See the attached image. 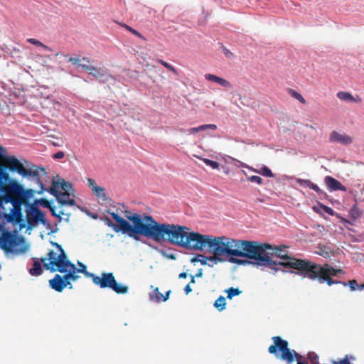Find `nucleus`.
<instances>
[{
  "mask_svg": "<svg viewBox=\"0 0 364 364\" xmlns=\"http://www.w3.org/2000/svg\"><path fill=\"white\" fill-rule=\"evenodd\" d=\"M121 205L124 208V217L132 222L129 237L141 242L147 240L156 242H165L167 223H159L146 213H132L124 203Z\"/></svg>",
  "mask_w": 364,
  "mask_h": 364,
  "instance_id": "1",
  "label": "nucleus"
},
{
  "mask_svg": "<svg viewBox=\"0 0 364 364\" xmlns=\"http://www.w3.org/2000/svg\"><path fill=\"white\" fill-rule=\"evenodd\" d=\"M233 243V255L241 256L253 261V265L256 267H269L270 273L274 274L278 269L275 260L267 255V251L272 249V245L269 243L260 244L257 241H249L232 239Z\"/></svg>",
  "mask_w": 364,
  "mask_h": 364,
  "instance_id": "2",
  "label": "nucleus"
},
{
  "mask_svg": "<svg viewBox=\"0 0 364 364\" xmlns=\"http://www.w3.org/2000/svg\"><path fill=\"white\" fill-rule=\"evenodd\" d=\"M272 340L273 344L269 347L268 352L277 359L285 362L286 364H292L294 361H296V364H309L303 355L289 348V343L287 340L279 336H273Z\"/></svg>",
  "mask_w": 364,
  "mask_h": 364,
  "instance_id": "3",
  "label": "nucleus"
},
{
  "mask_svg": "<svg viewBox=\"0 0 364 364\" xmlns=\"http://www.w3.org/2000/svg\"><path fill=\"white\" fill-rule=\"evenodd\" d=\"M291 267L296 268L299 275L311 280H318L320 284L326 282L328 286L341 284L343 281L335 280L331 277H325L323 274L325 271L321 265H318L310 261H295L290 263Z\"/></svg>",
  "mask_w": 364,
  "mask_h": 364,
  "instance_id": "4",
  "label": "nucleus"
},
{
  "mask_svg": "<svg viewBox=\"0 0 364 364\" xmlns=\"http://www.w3.org/2000/svg\"><path fill=\"white\" fill-rule=\"evenodd\" d=\"M105 212L112 217L113 220L106 215L101 217L100 220L103 221L105 225L112 228L115 232H121L122 235L129 236L132 222L119 214V213H123L125 215L124 210L117 208L116 212H114L111 209H107Z\"/></svg>",
  "mask_w": 364,
  "mask_h": 364,
  "instance_id": "5",
  "label": "nucleus"
},
{
  "mask_svg": "<svg viewBox=\"0 0 364 364\" xmlns=\"http://www.w3.org/2000/svg\"><path fill=\"white\" fill-rule=\"evenodd\" d=\"M233 243L232 239L225 236L213 237L209 235L206 251L215 255V257L233 255Z\"/></svg>",
  "mask_w": 364,
  "mask_h": 364,
  "instance_id": "6",
  "label": "nucleus"
},
{
  "mask_svg": "<svg viewBox=\"0 0 364 364\" xmlns=\"http://www.w3.org/2000/svg\"><path fill=\"white\" fill-rule=\"evenodd\" d=\"M190 231L191 229L186 226L168 223L165 242L184 249Z\"/></svg>",
  "mask_w": 364,
  "mask_h": 364,
  "instance_id": "7",
  "label": "nucleus"
},
{
  "mask_svg": "<svg viewBox=\"0 0 364 364\" xmlns=\"http://www.w3.org/2000/svg\"><path fill=\"white\" fill-rule=\"evenodd\" d=\"M58 254L57 255L54 250H49L46 257V259L49 260V262L44 263L45 269L49 270L50 272H55V271L64 272L67 267L74 264L68 259V257L63 247L62 250H58Z\"/></svg>",
  "mask_w": 364,
  "mask_h": 364,
  "instance_id": "8",
  "label": "nucleus"
},
{
  "mask_svg": "<svg viewBox=\"0 0 364 364\" xmlns=\"http://www.w3.org/2000/svg\"><path fill=\"white\" fill-rule=\"evenodd\" d=\"M285 247H286L285 246H283L282 247H274L272 246V250H274L275 251L274 253L272 255L276 256L277 257H279L281 259H282V261H279V262L275 261V263L278 264H277V268L278 269L277 270V272L279 271H281L284 273H291V274H295L299 275V273L297 272V269H296V268L293 267V266L291 267V265H290V263L294 262L295 261H308V260L297 259V258H295V257L288 255L287 253H284V249Z\"/></svg>",
  "mask_w": 364,
  "mask_h": 364,
  "instance_id": "9",
  "label": "nucleus"
},
{
  "mask_svg": "<svg viewBox=\"0 0 364 364\" xmlns=\"http://www.w3.org/2000/svg\"><path fill=\"white\" fill-rule=\"evenodd\" d=\"M10 166L9 170L11 173H17L23 178H28L32 181H35L36 177L38 176L39 171L46 173V168L42 166H35L34 165L29 168H26L24 164L16 158V161L9 162Z\"/></svg>",
  "mask_w": 364,
  "mask_h": 364,
  "instance_id": "10",
  "label": "nucleus"
},
{
  "mask_svg": "<svg viewBox=\"0 0 364 364\" xmlns=\"http://www.w3.org/2000/svg\"><path fill=\"white\" fill-rule=\"evenodd\" d=\"M26 212L28 229H31L38 224L49 226V222L46 218V213L38 205L29 203L26 207Z\"/></svg>",
  "mask_w": 364,
  "mask_h": 364,
  "instance_id": "11",
  "label": "nucleus"
},
{
  "mask_svg": "<svg viewBox=\"0 0 364 364\" xmlns=\"http://www.w3.org/2000/svg\"><path fill=\"white\" fill-rule=\"evenodd\" d=\"M208 238L209 235H203L191 230L184 249L203 252L207 249Z\"/></svg>",
  "mask_w": 364,
  "mask_h": 364,
  "instance_id": "12",
  "label": "nucleus"
},
{
  "mask_svg": "<svg viewBox=\"0 0 364 364\" xmlns=\"http://www.w3.org/2000/svg\"><path fill=\"white\" fill-rule=\"evenodd\" d=\"M14 235L11 231H7L2 235L1 242L4 245H11L13 243L14 249L12 252L16 254L26 252L28 247L26 245V239L22 235H18L16 241H14Z\"/></svg>",
  "mask_w": 364,
  "mask_h": 364,
  "instance_id": "13",
  "label": "nucleus"
},
{
  "mask_svg": "<svg viewBox=\"0 0 364 364\" xmlns=\"http://www.w3.org/2000/svg\"><path fill=\"white\" fill-rule=\"evenodd\" d=\"M39 186L40 189L37 191L36 193L38 194H42L44 192H48L50 195L55 197L56 200L58 201V198L61 197H65L69 196V193H64L62 192H60L58 191V188H60L58 186V183L55 179L53 178L52 180V186L49 188H46L43 182L42 181L40 174H38V176L36 177V178L34 181Z\"/></svg>",
  "mask_w": 364,
  "mask_h": 364,
  "instance_id": "14",
  "label": "nucleus"
},
{
  "mask_svg": "<svg viewBox=\"0 0 364 364\" xmlns=\"http://www.w3.org/2000/svg\"><path fill=\"white\" fill-rule=\"evenodd\" d=\"M114 279V276L112 272L102 273L101 277L97 276V278H95L96 282L95 284L99 286L101 289H111Z\"/></svg>",
  "mask_w": 364,
  "mask_h": 364,
  "instance_id": "15",
  "label": "nucleus"
},
{
  "mask_svg": "<svg viewBox=\"0 0 364 364\" xmlns=\"http://www.w3.org/2000/svg\"><path fill=\"white\" fill-rule=\"evenodd\" d=\"M324 183L331 192L337 191H347V188L333 176H326L324 178Z\"/></svg>",
  "mask_w": 364,
  "mask_h": 364,
  "instance_id": "16",
  "label": "nucleus"
},
{
  "mask_svg": "<svg viewBox=\"0 0 364 364\" xmlns=\"http://www.w3.org/2000/svg\"><path fill=\"white\" fill-rule=\"evenodd\" d=\"M328 141L331 143H339L348 146L353 142V138L348 135L341 134L336 131H333L329 135Z\"/></svg>",
  "mask_w": 364,
  "mask_h": 364,
  "instance_id": "17",
  "label": "nucleus"
},
{
  "mask_svg": "<svg viewBox=\"0 0 364 364\" xmlns=\"http://www.w3.org/2000/svg\"><path fill=\"white\" fill-rule=\"evenodd\" d=\"M90 75L95 77L102 83H105L113 78V77L108 73L107 69L102 68L93 67L91 72H90Z\"/></svg>",
  "mask_w": 364,
  "mask_h": 364,
  "instance_id": "18",
  "label": "nucleus"
},
{
  "mask_svg": "<svg viewBox=\"0 0 364 364\" xmlns=\"http://www.w3.org/2000/svg\"><path fill=\"white\" fill-rule=\"evenodd\" d=\"M142 243L148 245L151 249L156 250L166 259H170L173 260H175L176 259V255L173 252H171L172 249L171 247H167L166 249L160 248L159 247L153 245L148 240H144L142 241Z\"/></svg>",
  "mask_w": 364,
  "mask_h": 364,
  "instance_id": "19",
  "label": "nucleus"
},
{
  "mask_svg": "<svg viewBox=\"0 0 364 364\" xmlns=\"http://www.w3.org/2000/svg\"><path fill=\"white\" fill-rule=\"evenodd\" d=\"M32 259L33 261V264L28 270L29 274L31 276H40L43 273L42 264L44 267V263H46V261L48 260V259H46V257L42 259L33 257Z\"/></svg>",
  "mask_w": 364,
  "mask_h": 364,
  "instance_id": "20",
  "label": "nucleus"
},
{
  "mask_svg": "<svg viewBox=\"0 0 364 364\" xmlns=\"http://www.w3.org/2000/svg\"><path fill=\"white\" fill-rule=\"evenodd\" d=\"M6 183L8 184V191L11 194L19 197L21 192L23 191V185H21L18 181L11 178Z\"/></svg>",
  "mask_w": 364,
  "mask_h": 364,
  "instance_id": "21",
  "label": "nucleus"
},
{
  "mask_svg": "<svg viewBox=\"0 0 364 364\" xmlns=\"http://www.w3.org/2000/svg\"><path fill=\"white\" fill-rule=\"evenodd\" d=\"M63 279V276L56 274L53 279L49 280V287L58 292H62L64 289Z\"/></svg>",
  "mask_w": 364,
  "mask_h": 364,
  "instance_id": "22",
  "label": "nucleus"
},
{
  "mask_svg": "<svg viewBox=\"0 0 364 364\" xmlns=\"http://www.w3.org/2000/svg\"><path fill=\"white\" fill-rule=\"evenodd\" d=\"M204 77H205V80H207L208 81L215 82L218 83V85H221L222 87H231V84L229 81H228L227 80H225L224 78L218 77L215 75L207 73L204 75Z\"/></svg>",
  "mask_w": 364,
  "mask_h": 364,
  "instance_id": "23",
  "label": "nucleus"
},
{
  "mask_svg": "<svg viewBox=\"0 0 364 364\" xmlns=\"http://www.w3.org/2000/svg\"><path fill=\"white\" fill-rule=\"evenodd\" d=\"M76 269L75 264H73L70 266L69 267H67L65 271L60 272V273L64 274L63 277L65 279H68L70 281H76L80 278V276L77 275V272Z\"/></svg>",
  "mask_w": 364,
  "mask_h": 364,
  "instance_id": "24",
  "label": "nucleus"
},
{
  "mask_svg": "<svg viewBox=\"0 0 364 364\" xmlns=\"http://www.w3.org/2000/svg\"><path fill=\"white\" fill-rule=\"evenodd\" d=\"M217 129V126L213 124H202L196 127H192L188 129V133L189 134H195L197 132L205 131L207 129L215 130Z\"/></svg>",
  "mask_w": 364,
  "mask_h": 364,
  "instance_id": "25",
  "label": "nucleus"
},
{
  "mask_svg": "<svg viewBox=\"0 0 364 364\" xmlns=\"http://www.w3.org/2000/svg\"><path fill=\"white\" fill-rule=\"evenodd\" d=\"M8 171H9L8 166L0 164V187L11 178Z\"/></svg>",
  "mask_w": 364,
  "mask_h": 364,
  "instance_id": "26",
  "label": "nucleus"
},
{
  "mask_svg": "<svg viewBox=\"0 0 364 364\" xmlns=\"http://www.w3.org/2000/svg\"><path fill=\"white\" fill-rule=\"evenodd\" d=\"M110 289L116 292L117 294H125L129 291L127 286L118 283L115 279Z\"/></svg>",
  "mask_w": 364,
  "mask_h": 364,
  "instance_id": "27",
  "label": "nucleus"
},
{
  "mask_svg": "<svg viewBox=\"0 0 364 364\" xmlns=\"http://www.w3.org/2000/svg\"><path fill=\"white\" fill-rule=\"evenodd\" d=\"M228 257L230 262L238 265L253 264V261L248 259H240V257H242L241 256L229 255Z\"/></svg>",
  "mask_w": 364,
  "mask_h": 364,
  "instance_id": "28",
  "label": "nucleus"
},
{
  "mask_svg": "<svg viewBox=\"0 0 364 364\" xmlns=\"http://www.w3.org/2000/svg\"><path fill=\"white\" fill-rule=\"evenodd\" d=\"M92 191L98 198H101L103 201L113 202L112 199L105 194L104 188L99 186H95Z\"/></svg>",
  "mask_w": 364,
  "mask_h": 364,
  "instance_id": "29",
  "label": "nucleus"
},
{
  "mask_svg": "<svg viewBox=\"0 0 364 364\" xmlns=\"http://www.w3.org/2000/svg\"><path fill=\"white\" fill-rule=\"evenodd\" d=\"M208 261L214 262V263H218V262H224L225 259L220 257H212V256H205V255H201L199 262L202 265H208Z\"/></svg>",
  "mask_w": 364,
  "mask_h": 364,
  "instance_id": "30",
  "label": "nucleus"
},
{
  "mask_svg": "<svg viewBox=\"0 0 364 364\" xmlns=\"http://www.w3.org/2000/svg\"><path fill=\"white\" fill-rule=\"evenodd\" d=\"M296 181L298 184H299L302 187H308L310 189L314 191L318 189V186L311 182L308 179H302L299 178H296Z\"/></svg>",
  "mask_w": 364,
  "mask_h": 364,
  "instance_id": "31",
  "label": "nucleus"
},
{
  "mask_svg": "<svg viewBox=\"0 0 364 364\" xmlns=\"http://www.w3.org/2000/svg\"><path fill=\"white\" fill-rule=\"evenodd\" d=\"M252 171L255 173H257L263 176L268 178L274 177V174L272 173V170L267 166L263 165L259 170L255 168H252Z\"/></svg>",
  "mask_w": 364,
  "mask_h": 364,
  "instance_id": "32",
  "label": "nucleus"
},
{
  "mask_svg": "<svg viewBox=\"0 0 364 364\" xmlns=\"http://www.w3.org/2000/svg\"><path fill=\"white\" fill-rule=\"evenodd\" d=\"M363 211L358 207L356 204H354L349 210V215L350 218L355 222L357 219L360 218Z\"/></svg>",
  "mask_w": 364,
  "mask_h": 364,
  "instance_id": "33",
  "label": "nucleus"
},
{
  "mask_svg": "<svg viewBox=\"0 0 364 364\" xmlns=\"http://www.w3.org/2000/svg\"><path fill=\"white\" fill-rule=\"evenodd\" d=\"M58 186L61 188L64 191H65V193H68V192L70 191H74L73 188V184L70 182H68L65 181L63 178H60L58 176Z\"/></svg>",
  "mask_w": 364,
  "mask_h": 364,
  "instance_id": "34",
  "label": "nucleus"
},
{
  "mask_svg": "<svg viewBox=\"0 0 364 364\" xmlns=\"http://www.w3.org/2000/svg\"><path fill=\"white\" fill-rule=\"evenodd\" d=\"M33 189H26L23 188V191L21 192V195L19 196V198L21 200H29L31 198H33L35 193H36Z\"/></svg>",
  "mask_w": 364,
  "mask_h": 364,
  "instance_id": "35",
  "label": "nucleus"
},
{
  "mask_svg": "<svg viewBox=\"0 0 364 364\" xmlns=\"http://www.w3.org/2000/svg\"><path fill=\"white\" fill-rule=\"evenodd\" d=\"M213 306L219 311H223L226 307L225 298L223 296H220L214 302Z\"/></svg>",
  "mask_w": 364,
  "mask_h": 364,
  "instance_id": "36",
  "label": "nucleus"
},
{
  "mask_svg": "<svg viewBox=\"0 0 364 364\" xmlns=\"http://www.w3.org/2000/svg\"><path fill=\"white\" fill-rule=\"evenodd\" d=\"M67 197V198H65V197L58 198V203L61 206H74L76 205L74 199L70 198L69 196Z\"/></svg>",
  "mask_w": 364,
  "mask_h": 364,
  "instance_id": "37",
  "label": "nucleus"
},
{
  "mask_svg": "<svg viewBox=\"0 0 364 364\" xmlns=\"http://www.w3.org/2000/svg\"><path fill=\"white\" fill-rule=\"evenodd\" d=\"M0 159L6 160L8 163L14 162L16 160V156L8 155L6 149L2 146H0Z\"/></svg>",
  "mask_w": 364,
  "mask_h": 364,
  "instance_id": "38",
  "label": "nucleus"
},
{
  "mask_svg": "<svg viewBox=\"0 0 364 364\" xmlns=\"http://www.w3.org/2000/svg\"><path fill=\"white\" fill-rule=\"evenodd\" d=\"M225 292L227 293V299L231 300L234 296H239L242 291L239 288L230 287Z\"/></svg>",
  "mask_w": 364,
  "mask_h": 364,
  "instance_id": "39",
  "label": "nucleus"
},
{
  "mask_svg": "<svg viewBox=\"0 0 364 364\" xmlns=\"http://www.w3.org/2000/svg\"><path fill=\"white\" fill-rule=\"evenodd\" d=\"M322 268L323 271L331 273L333 276H338L339 274H345L343 269L333 268L329 264H325Z\"/></svg>",
  "mask_w": 364,
  "mask_h": 364,
  "instance_id": "40",
  "label": "nucleus"
},
{
  "mask_svg": "<svg viewBox=\"0 0 364 364\" xmlns=\"http://www.w3.org/2000/svg\"><path fill=\"white\" fill-rule=\"evenodd\" d=\"M318 207L321 209L322 211L325 212L329 215L340 217V214L335 212L331 208L321 203V202H318Z\"/></svg>",
  "mask_w": 364,
  "mask_h": 364,
  "instance_id": "41",
  "label": "nucleus"
},
{
  "mask_svg": "<svg viewBox=\"0 0 364 364\" xmlns=\"http://www.w3.org/2000/svg\"><path fill=\"white\" fill-rule=\"evenodd\" d=\"M34 205H41L45 208H50L53 205V200H48L44 198L36 199L33 203Z\"/></svg>",
  "mask_w": 364,
  "mask_h": 364,
  "instance_id": "42",
  "label": "nucleus"
},
{
  "mask_svg": "<svg viewBox=\"0 0 364 364\" xmlns=\"http://www.w3.org/2000/svg\"><path fill=\"white\" fill-rule=\"evenodd\" d=\"M337 96L339 99L345 101H355L354 97L349 92H338Z\"/></svg>",
  "mask_w": 364,
  "mask_h": 364,
  "instance_id": "43",
  "label": "nucleus"
},
{
  "mask_svg": "<svg viewBox=\"0 0 364 364\" xmlns=\"http://www.w3.org/2000/svg\"><path fill=\"white\" fill-rule=\"evenodd\" d=\"M341 284L344 287L348 286L352 291L358 290V284L355 279L349 280L348 282L343 281V282H341Z\"/></svg>",
  "mask_w": 364,
  "mask_h": 364,
  "instance_id": "44",
  "label": "nucleus"
},
{
  "mask_svg": "<svg viewBox=\"0 0 364 364\" xmlns=\"http://www.w3.org/2000/svg\"><path fill=\"white\" fill-rule=\"evenodd\" d=\"M27 41L29 43H31L32 45H35L38 47H43L44 48V50H51V49L48 46L44 45L43 43H41L40 41H38L36 38H28Z\"/></svg>",
  "mask_w": 364,
  "mask_h": 364,
  "instance_id": "45",
  "label": "nucleus"
},
{
  "mask_svg": "<svg viewBox=\"0 0 364 364\" xmlns=\"http://www.w3.org/2000/svg\"><path fill=\"white\" fill-rule=\"evenodd\" d=\"M202 160L206 166L211 167L213 169L219 168L220 164L218 161L206 158L203 159Z\"/></svg>",
  "mask_w": 364,
  "mask_h": 364,
  "instance_id": "46",
  "label": "nucleus"
},
{
  "mask_svg": "<svg viewBox=\"0 0 364 364\" xmlns=\"http://www.w3.org/2000/svg\"><path fill=\"white\" fill-rule=\"evenodd\" d=\"M159 297H162V294L159 291V288H156L154 291L149 293V299L158 303Z\"/></svg>",
  "mask_w": 364,
  "mask_h": 364,
  "instance_id": "47",
  "label": "nucleus"
},
{
  "mask_svg": "<svg viewBox=\"0 0 364 364\" xmlns=\"http://www.w3.org/2000/svg\"><path fill=\"white\" fill-rule=\"evenodd\" d=\"M314 191L317 193L320 200H326L328 201H331V199L330 198L329 196L326 192L322 191L319 187L318 191L314 190Z\"/></svg>",
  "mask_w": 364,
  "mask_h": 364,
  "instance_id": "48",
  "label": "nucleus"
},
{
  "mask_svg": "<svg viewBox=\"0 0 364 364\" xmlns=\"http://www.w3.org/2000/svg\"><path fill=\"white\" fill-rule=\"evenodd\" d=\"M289 92H290L291 97H293L294 98L298 100L300 102H301V103H305L306 102L305 99L304 98V97L299 92H298L296 90H290Z\"/></svg>",
  "mask_w": 364,
  "mask_h": 364,
  "instance_id": "49",
  "label": "nucleus"
},
{
  "mask_svg": "<svg viewBox=\"0 0 364 364\" xmlns=\"http://www.w3.org/2000/svg\"><path fill=\"white\" fill-rule=\"evenodd\" d=\"M247 180L252 183H255L258 185H262L263 183V179L258 176H251L247 178Z\"/></svg>",
  "mask_w": 364,
  "mask_h": 364,
  "instance_id": "50",
  "label": "nucleus"
},
{
  "mask_svg": "<svg viewBox=\"0 0 364 364\" xmlns=\"http://www.w3.org/2000/svg\"><path fill=\"white\" fill-rule=\"evenodd\" d=\"M159 63L169 71L173 72L175 74H177L176 69L171 64H170L163 60H159Z\"/></svg>",
  "mask_w": 364,
  "mask_h": 364,
  "instance_id": "51",
  "label": "nucleus"
},
{
  "mask_svg": "<svg viewBox=\"0 0 364 364\" xmlns=\"http://www.w3.org/2000/svg\"><path fill=\"white\" fill-rule=\"evenodd\" d=\"M93 67L94 66L89 65L87 64H82L80 63V64H79L78 70H77L78 72L86 71V72L90 73V72H91Z\"/></svg>",
  "mask_w": 364,
  "mask_h": 364,
  "instance_id": "52",
  "label": "nucleus"
},
{
  "mask_svg": "<svg viewBox=\"0 0 364 364\" xmlns=\"http://www.w3.org/2000/svg\"><path fill=\"white\" fill-rule=\"evenodd\" d=\"M68 62H70L72 64L77 66L76 70H78L79 64L81 63V59L80 58H74L70 57L68 60Z\"/></svg>",
  "mask_w": 364,
  "mask_h": 364,
  "instance_id": "53",
  "label": "nucleus"
},
{
  "mask_svg": "<svg viewBox=\"0 0 364 364\" xmlns=\"http://www.w3.org/2000/svg\"><path fill=\"white\" fill-rule=\"evenodd\" d=\"M171 293V290H168L167 291H166L164 294H162V297H159L158 303H159L161 301H164V302L166 301L169 299Z\"/></svg>",
  "mask_w": 364,
  "mask_h": 364,
  "instance_id": "54",
  "label": "nucleus"
},
{
  "mask_svg": "<svg viewBox=\"0 0 364 364\" xmlns=\"http://www.w3.org/2000/svg\"><path fill=\"white\" fill-rule=\"evenodd\" d=\"M86 277H89V278H91L92 280V282L95 284V282H96V279L95 278H97V275H96L94 273H92V272H88L87 270H86L85 272H84L82 273Z\"/></svg>",
  "mask_w": 364,
  "mask_h": 364,
  "instance_id": "55",
  "label": "nucleus"
},
{
  "mask_svg": "<svg viewBox=\"0 0 364 364\" xmlns=\"http://www.w3.org/2000/svg\"><path fill=\"white\" fill-rule=\"evenodd\" d=\"M57 224H58V223H55V226H57ZM44 226L48 230H50V232H48V235L55 233L58 231V228L57 227H53L50 223H49V226H47V225H44Z\"/></svg>",
  "mask_w": 364,
  "mask_h": 364,
  "instance_id": "56",
  "label": "nucleus"
},
{
  "mask_svg": "<svg viewBox=\"0 0 364 364\" xmlns=\"http://www.w3.org/2000/svg\"><path fill=\"white\" fill-rule=\"evenodd\" d=\"M77 264L79 265V267L77 268L76 267V269H75V270H77V273H83L84 272H85L87 270V267L83 263H82L80 262H77Z\"/></svg>",
  "mask_w": 364,
  "mask_h": 364,
  "instance_id": "57",
  "label": "nucleus"
},
{
  "mask_svg": "<svg viewBox=\"0 0 364 364\" xmlns=\"http://www.w3.org/2000/svg\"><path fill=\"white\" fill-rule=\"evenodd\" d=\"M339 218H341V222L345 225L346 228H348V225H354V223L353 220H348V219H346L344 218H342L341 215L340 217H338Z\"/></svg>",
  "mask_w": 364,
  "mask_h": 364,
  "instance_id": "58",
  "label": "nucleus"
},
{
  "mask_svg": "<svg viewBox=\"0 0 364 364\" xmlns=\"http://www.w3.org/2000/svg\"><path fill=\"white\" fill-rule=\"evenodd\" d=\"M65 156V153L62 151H58L53 155V158L56 160L63 159Z\"/></svg>",
  "mask_w": 364,
  "mask_h": 364,
  "instance_id": "59",
  "label": "nucleus"
},
{
  "mask_svg": "<svg viewBox=\"0 0 364 364\" xmlns=\"http://www.w3.org/2000/svg\"><path fill=\"white\" fill-rule=\"evenodd\" d=\"M316 254L323 257L324 258L329 257V252L322 248H320V250L318 251H316Z\"/></svg>",
  "mask_w": 364,
  "mask_h": 364,
  "instance_id": "60",
  "label": "nucleus"
},
{
  "mask_svg": "<svg viewBox=\"0 0 364 364\" xmlns=\"http://www.w3.org/2000/svg\"><path fill=\"white\" fill-rule=\"evenodd\" d=\"M82 210L85 212L88 216H90V218H92L95 220L99 218V215L95 213H92L87 209H82Z\"/></svg>",
  "mask_w": 364,
  "mask_h": 364,
  "instance_id": "61",
  "label": "nucleus"
},
{
  "mask_svg": "<svg viewBox=\"0 0 364 364\" xmlns=\"http://www.w3.org/2000/svg\"><path fill=\"white\" fill-rule=\"evenodd\" d=\"M125 28L136 36L141 37V33L128 25L124 24Z\"/></svg>",
  "mask_w": 364,
  "mask_h": 364,
  "instance_id": "62",
  "label": "nucleus"
},
{
  "mask_svg": "<svg viewBox=\"0 0 364 364\" xmlns=\"http://www.w3.org/2000/svg\"><path fill=\"white\" fill-rule=\"evenodd\" d=\"M67 287L69 289H72L73 288V284H71L70 280H68V279L64 278L63 279V287L65 289Z\"/></svg>",
  "mask_w": 364,
  "mask_h": 364,
  "instance_id": "63",
  "label": "nucleus"
},
{
  "mask_svg": "<svg viewBox=\"0 0 364 364\" xmlns=\"http://www.w3.org/2000/svg\"><path fill=\"white\" fill-rule=\"evenodd\" d=\"M223 50L226 57L231 58L233 56V53L231 51H230L228 48H226L225 46H223Z\"/></svg>",
  "mask_w": 364,
  "mask_h": 364,
  "instance_id": "64",
  "label": "nucleus"
}]
</instances>
